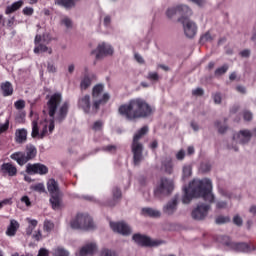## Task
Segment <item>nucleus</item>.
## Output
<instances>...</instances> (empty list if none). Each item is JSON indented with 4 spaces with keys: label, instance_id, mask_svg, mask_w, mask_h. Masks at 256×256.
Listing matches in <instances>:
<instances>
[{
    "label": "nucleus",
    "instance_id": "20e7f679",
    "mask_svg": "<svg viewBox=\"0 0 256 256\" xmlns=\"http://www.w3.org/2000/svg\"><path fill=\"white\" fill-rule=\"evenodd\" d=\"M148 131H149V127L144 126L137 131L136 135H134L132 146H131L134 165H139L141 161H143V144L139 142V140L144 135H147Z\"/></svg>",
    "mask_w": 256,
    "mask_h": 256
},
{
    "label": "nucleus",
    "instance_id": "a878e982",
    "mask_svg": "<svg viewBox=\"0 0 256 256\" xmlns=\"http://www.w3.org/2000/svg\"><path fill=\"white\" fill-rule=\"evenodd\" d=\"M0 89L4 97H9L13 95V85L11 84V82L2 83Z\"/></svg>",
    "mask_w": 256,
    "mask_h": 256
},
{
    "label": "nucleus",
    "instance_id": "6e6552de",
    "mask_svg": "<svg viewBox=\"0 0 256 256\" xmlns=\"http://www.w3.org/2000/svg\"><path fill=\"white\" fill-rule=\"evenodd\" d=\"M255 135V129L253 130H240L239 132L234 133L232 138V145L229 144L228 148L233 149L234 151H239V147L237 146V143L240 145H247L249 141H251V137Z\"/></svg>",
    "mask_w": 256,
    "mask_h": 256
},
{
    "label": "nucleus",
    "instance_id": "0eeeda50",
    "mask_svg": "<svg viewBox=\"0 0 256 256\" xmlns=\"http://www.w3.org/2000/svg\"><path fill=\"white\" fill-rule=\"evenodd\" d=\"M175 190V180L167 177H162L157 182L154 188L155 197L161 198L167 195H171Z\"/></svg>",
    "mask_w": 256,
    "mask_h": 256
},
{
    "label": "nucleus",
    "instance_id": "6ab92c4d",
    "mask_svg": "<svg viewBox=\"0 0 256 256\" xmlns=\"http://www.w3.org/2000/svg\"><path fill=\"white\" fill-rule=\"evenodd\" d=\"M97 80V76L92 72H87L83 75L80 80V89L81 91H87L93 83Z\"/></svg>",
    "mask_w": 256,
    "mask_h": 256
},
{
    "label": "nucleus",
    "instance_id": "c9c22d12",
    "mask_svg": "<svg viewBox=\"0 0 256 256\" xmlns=\"http://www.w3.org/2000/svg\"><path fill=\"white\" fill-rule=\"evenodd\" d=\"M228 70H229V66L227 64H225L222 67L216 69L215 75L217 77H220V75H225V73H227Z\"/></svg>",
    "mask_w": 256,
    "mask_h": 256
},
{
    "label": "nucleus",
    "instance_id": "3c124183",
    "mask_svg": "<svg viewBox=\"0 0 256 256\" xmlns=\"http://www.w3.org/2000/svg\"><path fill=\"white\" fill-rule=\"evenodd\" d=\"M148 79L150 81H159V74H157V72H149Z\"/></svg>",
    "mask_w": 256,
    "mask_h": 256
},
{
    "label": "nucleus",
    "instance_id": "37998d69",
    "mask_svg": "<svg viewBox=\"0 0 256 256\" xmlns=\"http://www.w3.org/2000/svg\"><path fill=\"white\" fill-rule=\"evenodd\" d=\"M14 107L15 109H17L18 111H21V109H25V100H17L14 103Z\"/></svg>",
    "mask_w": 256,
    "mask_h": 256
},
{
    "label": "nucleus",
    "instance_id": "c85d7f7f",
    "mask_svg": "<svg viewBox=\"0 0 256 256\" xmlns=\"http://www.w3.org/2000/svg\"><path fill=\"white\" fill-rule=\"evenodd\" d=\"M23 7V1L19 0L17 2H14L12 5L7 6L5 13L6 15H11V13H15V11H19Z\"/></svg>",
    "mask_w": 256,
    "mask_h": 256
},
{
    "label": "nucleus",
    "instance_id": "6e6d98bb",
    "mask_svg": "<svg viewBox=\"0 0 256 256\" xmlns=\"http://www.w3.org/2000/svg\"><path fill=\"white\" fill-rule=\"evenodd\" d=\"M211 34L209 32H207L206 34H204L201 38H200V43H205L207 41H211Z\"/></svg>",
    "mask_w": 256,
    "mask_h": 256
},
{
    "label": "nucleus",
    "instance_id": "052dcab7",
    "mask_svg": "<svg viewBox=\"0 0 256 256\" xmlns=\"http://www.w3.org/2000/svg\"><path fill=\"white\" fill-rule=\"evenodd\" d=\"M21 201L25 203L26 207H31V199H29V196H23Z\"/></svg>",
    "mask_w": 256,
    "mask_h": 256
},
{
    "label": "nucleus",
    "instance_id": "49530a36",
    "mask_svg": "<svg viewBox=\"0 0 256 256\" xmlns=\"http://www.w3.org/2000/svg\"><path fill=\"white\" fill-rule=\"evenodd\" d=\"M212 97H213V101H214V103L216 104V105H221V101H222V97H221V93H214L213 95H212Z\"/></svg>",
    "mask_w": 256,
    "mask_h": 256
},
{
    "label": "nucleus",
    "instance_id": "603ef678",
    "mask_svg": "<svg viewBox=\"0 0 256 256\" xmlns=\"http://www.w3.org/2000/svg\"><path fill=\"white\" fill-rule=\"evenodd\" d=\"M243 117H244V121H251V119H253V113H251V111L246 110L243 113Z\"/></svg>",
    "mask_w": 256,
    "mask_h": 256
},
{
    "label": "nucleus",
    "instance_id": "ddd939ff",
    "mask_svg": "<svg viewBox=\"0 0 256 256\" xmlns=\"http://www.w3.org/2000/svg\"><path fill=\"white\" fill-rule=\"evenodd\" d=\"M26 173L28 175H47L49 168L41 163L27 164Z\"/></svg>",
    "mask_w": 256,
    "mask_h": 256
},
{
    "label": "nucleus",
    "instance_id": "1a4fd4ad",
    "mask_svg": "<svg viewBox=\"0 0 256 256\" xmlns=\"http://www.w3.org/2000/svg\"><path fill=\"white\" fill-rule=\"evenodd\" d=\"M103 89H104V86L102 84H97L96 86L93 87L92 97L94 101L92 104V111L94 113L99 110V107L101 106V104L107 103V101H109L110 99L109 93L103 94Z\"/></svg>",
    "mask_w": 256,
    "mask_h": 256
},
{
    "label": "nucleus",
    "instance_id": "58836bf2",
    "mask_svg": "<svg viewBox=\"0 0 256 256\" xmlns=\"http://www.w3.org/2000/svg\"><path fill=\"white\" fill-rule=\"evenodd\" d=\"M33 191H37L38 193H45V185L43 183L35 184L31 187Z\"/></svg>",
    "mask_w": 256,
    "mask_h": 256
},
{
    "label": "nucleus",
    "instance_id": "2f4dec72",
    "mask_svg": "<svg viewBox=\"0 0 256 256\" xmlns=\"http://www.w3.org/2000/svg\"><path fill=\"white\" fill-rule=\"evenodd\" d=\"M43 231L48 234L55 231V223L51 220H45L43 224Z\"/></svg>",
    "mask_w": 256,
    "mask_h": 256
},
{
    "label": "nucleus",
    "instance_id": "aec40b11",
    "mask_svg": "<svg viewBox=\"0 0 256 256\" xmlns=\"http://www.w3.org/2000/svg\"><path fill=\"white\" fill-rule=\"evenodd\" d=\"M78 107L84 113H91V109H93V106H91V96L89 94L80 96L78 99Z\"/></svg>",
    "mask_w": 256,
    "mask_h": 256
},
{
    "label": "nucleus",
    "instance_id": "393cba45",
    "mask_svg": "<svg viewBox=\"0 0 256 256\" xmlns=\"http://www.w3.org/2000/svg\"><path fill=\"white\" fill-rule=\"evenodd\" d=\"M50 203H51V207H52V209H54V211L61 209V193L51 195Z\"/></svg>",
    "mask_w": 256,
    "mask_h": 256
},
{
    "label": "nucleus",
    "instance_id": "dca6fc26",
    "mask_svg": "<svg viewBox=\"0 0 256 256\" xmlns=\"http://www.w3.org/2000/svg\"><path fill=\"white\" fill-rule=\"evenodd\" d=\"M179 205V195H175L171 200H169L164 206H163V213L164 215H175L177 213V207Z\"/></svg>",
    "mask_w": 256,
    "mask_h": 256
},
{
    "label": "nucleus",
    "instance_id": "4d7b16f0",
    "mask_svg": "<svg viewBox=\"0 0 256 256\" xmlns=\"http://www.w3.org/2000/svg\"><path fill=\"white\" fill-rule=\"evenodd\" d=\"M176 159L178 161H183L185 159V150H180L176 153Z\"/></svg>",
    "mask_w": 256,
    "mask_h": 256
},
{
    "label": "nucleus",
    "instance_id": "473e14b6",
    "mask_svg": "<svg viewBox=\"0 0 256 256\" xmlns=\"http://www.w3.org/2000/svg\"><path fill=\"white\" fill-rule=\"evenodd\" d=\"M179 15L178 6H171L166 10V16L168 19H173L174 17H177Z\"/></svg>",
    "mask_w": 256,
    "mask_h": 256
},
{
    "label": "nucleus",
    "instance_id": "de8ad7c7",
    "mask_svg": "<svg viewBox=\"0 0 256 256\" xmlns=\"http://www.w3.org/2000/svg\"><path fill=\"white\" fill-rule=\"evenodd\" d=\"M233 223H234V225L241 227V225H243V218H241V216H239V215H235L233 217Z\"/></svg>",
    "mask_w": 256,
    "mask_h": 256
},
{
    "label": "nucleus",
    "instance_id": "c756f323",
    "mask_svg": "<svg viewBox=\"0 0 256 256\" xmlns=\"http://www.w3.org/2000/svg\"><path fill=\"white\" fill-rule=\"evenodd\" d=\"M142 215L147 217H161V212L153 208H142Z\"/></svg>",
    "mask_w": 256,
    "mask_h": 256
},
{
    "label": "nucleus",
    "instance_id": "5701e85b",
    "mask_svg": "<svg viewBox=\"0 0 256 256\" xmlns=\"http://www.w3.org/2000/svg\"><path fill=\"white\" fill-rule=\"evenodd\" d=\"M19 227H21V225L17 220H10V224L8 225L6 230V235L8 237H15V235H17V231H19Z\"/></svg>",
    "mask_w": 256,
    "mask_h": 256
},
{
    "label": "nucleus",
    "instance_id": "f704fd0d",
    "mask_svg": "<svg viewBox=\"0 0 256 256\" xmlns=\"http://www.w3.org/2000/svg\"><path fill=\"white\" fill-rule=\"evenodd\" d=\"M99 256H119L115 250L104 248L100 251Z\"/></svg>",
    "mask_w": 256,
    "mask_h": 256
},
{
    "label": "nucleus",
    "instance_id": "4be33fe9",
    "mask_svg": "<svg viewBox=\"0 0 256 256\" xmlns=\"http://www.w3.org/2000/svg\"><path fill=\"white\" fill-rule=\"evenodd\" d=\"M1 171L4 175H9V177H15V175H17V166L11 163H4L1 166Z\"/></svg>",
    "mask_w": 256,
    "mask_h": 256
},
{
    "label": "nucleus",
    "instance_id": "412c9836",
    "mask_svg": "<svg viewBox=\"0 0 256 256\" xmlns=\"http://www.w3.org/2000/svg\"><path fill=\"white\" fill-rule=\"evenodd\" d=\"M178 15L180 16L178 18V21L181 23L185 21V19H189L188 17H191L193 15V10L190 9V7L186 4H178Z\"/></svg>",
    "mask_w": 256,
    "mask_h": 256
},
{
    "label": "nucleus",
    "instance_id": "b1692460",
    "mask_svg": "<svg viewBox=\"0 0 256 256\" xmlns=\"http://www.w3.org/2000/svg\"><path fill=\"white\" fill-rule=\"evenodd\" d=\"M47 190L50 195H59L61 193V190L59 189V183L53 178L48 180Z\"/></svg>",
    "mask_w": 256,
    "mask_h": 256
},
{
    "label": "nucleus",
    "instance_id": "f3484780",
    "mask_svg": "<svg viewBox=\"0 0 256 256\" xmlns=\"http://www.w3.org/2000/svg\"><path fill=\"white\" fill-rule=\"evenodd\" d=\"M184 34L188 39H193L197 35V24L190 19H185L182 22Z\"/></svg>",
    "mask_w": 256,
    "mask_h": 256
},
{
    "label": "nucleus",
    "instance_id": "bf43d9fd",
    "mask_svg": "<svg viewBox=\"0 0 256 256\" xmlns=\"http://www.w3.org/2000/svg\"><path fill=\"white\" fill-rule=\"evenodd\" d=\"M65 27L66 30L73 29V21L69 18H65Z\"/></svg>",
    "mask_w": 256,
    "mask_h": 256
},
{
    "label": "nucleus",
    "instance_id": "13d9d810",
    "mask_svg": "<svg viewBox=\"0 0 256 256\" xmlns=\"http://www.w3.org/2000/svg\"><path fill=\"white\" fill-rule=\"evenodd\" d=\"M240 56L244 57L245 59L251 57V50L245 49L240 52Z\"/></svg>",
    "mask_w": 256,
    "mask_h": 256
},
{
    "label": "nucleus",
    "instance_id": "f8f14e48",
    "mask_svg": "<svg viewBox=\"0 0 256 256\" xmlns=\"http://www.w3.org/2000/svg\"><path fill=\"white\" fill-rule=\"evenodd\" d=\"M132 239L137 245H141L142 247H159V245H163V241L161 240H153L140 234H135Z\"/></svg>",
    "mask_w": 256,
    "mask_h": 256
},
{
    "label": "nucleus",
    "instance_id": "39448f33",
    "mask_svg": "<svg viewBox=\"0 0 256 256\" xmlns=\"http://www.w3.org/2000/svg\"><path fill=\"white\" fill-rule=\"evenodd\" d=\"M35 157H37V148L33 144H27L25 152L18 151L10 155V159L16 161L20 167H23V165H26V163L35 159Z\"/></svg>",
    "mask_w": 256,
    "mask_h": 256
},
{
    "label": "nucleus",
    "instance_id": "774afa93",
    "mask_svg": "<svg viewBox=\"0 0 256 256\" xmlns=\"http://www.w3.org/2000/svg\"><path fill=\"white\" fill-rule=\"evenodd\" d=\"M75 72V64H68V75H73Z\"/></svg>",
    "mask_w": 256,
    "mask_h": 256
},
{
    "label": "nucleus",
    "instance_id": "680f3d73",
    "mask_svg": "<svg viewBox=\"0 0 256 256\" xmlns=\"http://www.w3.org/2000/svg\"><path fill=\"white\" fill-rule=\"evenodd\" d=\"M192 95H195L196 97H201V95H203V89L196 88L192 90Z\"/></svg>",
    "mask_w": 256,
    "mask_h": 256
},
{
    "label": "nucleus",
    "instance_id": "338daca9",
    "mask_svg": "<svg viewBox=\"0 0 256 256\" xmlns=\"http://www.w3.org/2000/svg\"><path fill=\"white\" fill-rule=\"evenodd\" d=\"M117 147L114 145H109L104 147V151H108L109 153H115Z\"/></svg>",
    "mask_w": 256,
    "mask_h": 256
},
{
    "label": "nucleus",
    "instance_id": "69168bd1",
    "mask_svg": "<svg viewBox=\"0 0 256 256\" xmlns=\"http://www.w3.org/2000/svg\"><path fill=\"white\" fill-rule=\"evenodd\" d=\"M37 256H49V250H47L46 248H41L38 251V255Z\"/></svg>",
    "mask_w": 256,
    "mask_h": 256
},
{
    "label": "nucleus",
    "instance_id": "79ce46f5",
    "mask_svg": "<svg viewBox=\"0 0 256 256\" xmlns=\"http://www.w3.org/2000/svg\"><path fill=\"white\" fill-rule=\"evenodd\" d=\"M200 171H202V173H209V171H211V164L210 163H202L200 166Z\"/></svg>",
    "mask_w": 256,
    "mask_h": 256
},
{
    "label": "nucleus",
    "instance_id": "a211bd4d",
    "mask_svg": "<svg viewBox=\"0 0 256 256\" xmlns=\"http://www.w3.org/2000/svg\"><path fill=\"white\" fill-rule=\"evenodd\" d=\"M110 227L114 233H119L120 235H131V227L125 223L122 222H110Z\"/></svg>",
    "mask_w": 256,
    "mask_h": 256
},
{
    "label": "nucleus",
    "instance_id": "09e8293b",
    "mask_svg": "<svg viewBox=\"0 0 256 256\" xmlns=\"http://www.w3.org/2000/svg\"><path fill=\"white\" fill-rule=\"evenodd\" d=\"M227 205H228L227 201L218 200L216 202V208L217 209H227Z\"/></svg>",
    "mask_w": 256,
    "mask_h": 256
},
{
    "label": "nucleus",
    "instance_id": "864d4df0",
    "mask_svg": "<svg viewBox=\"0 0 256 256\" xmlns=\"http://www.w3.org/2000/svg\"><path fill=\"white\" fill-rule=\"evenodd\" d=\"M9 129V120H6L4 124H0V135L5 133Z\"/></svg>",
    "mask_w": 256,
    "mask_h": 256
},
{
    "label": "nucleus",
    "instance_id": "9d476101",
    "mask_svg": "<svg viewBox=\"0 0 256 256\" xmlns=\"http://www.w3.org/2000/svg\"><path fill=\"white\" fill-rule=\"evenodd\" d=\"M115 53L113 46L106 42H100L96 49L90 52L92 57H95L96 61H101V59H105V57H111Z\"/></svg>",
    "mask_w": 256,
    "mask_h": 256
},
{
    "label": "nucleus",
    "instance_id": "9b49d317",
    "mask_svg": "<svg viewBox=\"0 0 256 256\" xmlns=\"http://www.w3.org/2000/svg\"><path fill=\"white\" fill-rule=\"evenodd\" d=\"M218 242L222 243V245H225L228 247V249H231L232 251H237L238 253H249V245L247 243H235L231 241V238L228 236H220L218 237Z\"/></svg>",
    "mask_w": 256,
    "mask_h": 256
},
{
    "label": "nucleus",
    "instance_id": "c03bdc74",
    "mask_svg": "<svg viewBox=\"0 0 256 256\" xmlns=\"http://www.w3.org/2000/svg\"><path fill=\"white\" fill-rule=\"evenodd\" d=\"M103 25L106 29H111V16L109 15L104 16Z\"/></svg>",
    "mask_w": 256,
    "mask_h": 256
},
{
    "label": "nucleus",
    "instance_id": "4468645a",
    "mask_svg": "<svg viewBox=\"0 0 256 256\" xmlns=\"http://www.w3.org/2000/svg\"><path fill=\"white\" fill-rule=\"evenodd\" d=\"M97 242L90 241L86 242L78 251V256H93L95 253H97Z\"/></svg>",
    "mask_w": 256,
    "mask_h": 256
},
{
    "label": "nucleus",
    "instance_id": "7c9ffc66",
    "mask_svg": "<svg viewBox=\"0 0 256 256\" xmlns=\"http://www.w3.org/2000/svg\"><path fill=\"white\" fill-rule=\"evenodd\" d=\"M162 169L167 175H173V161L171 159L164 160L162 162Z\"/></svg>",
    "mask_w": 256,
    "mask_h": 256
},
{
    "label": "nucleus",
    "instance_id": "e2e57ef3",
    "mask_svg": "<svg viewBox=\"0 0 256 256\" xmlns=\"http://www.w3.org/2000/svg\"><path fill=\"white\" fill-rule=\"evenodd\" d=\"M33 12H34V10H33V8H31V7H25V8L23 9V14H24V15L31 16V15H33Z\"/></svg>",
    "mask_w": 256,
    "mask_h": 256
},
{
    "label": "nucleus",
    "instance_id": "bb28decb",
    "mask_svg": "<svg viewBox=\"0 0 256 256\" xmlns=\"http://www.w3.org/2000/svg\"><path fill=\"white\" fill-rule=\"evenodd\" d=\"M193 175V165L184 164L182 167V181H187Z\"/></svg>",
    "mask_w": 256,
    "mask_h": 256
},
{
    "label": "nucleus",
    "instance_id": "e433bc0d",
    "mask_svg": "<svg viewBox=\"0 0 256 256\" xmlns=\"http://www.w3.org/2000/svg\"><path fill=\"white\" fill-rule=\"evenodd\" d=\"M215 221L217 225H223L225 223H229V221H231V218H229L228 216H218L216 217Z\"/></svg>",
    "mask_w": 256,
    "mask_h": 256
},
{
    "label": "nucleus",
    "instance_id": "4c0bfd02",
    "mask_svg": "<svg viewBox=\"0 0 256 256\" xmlns=\"http://www.w3.org/2000/svg\"><path fill=\"white\" fill-rule=\"evenodd\" d=\"M215 126L217 127L219 133H225V131H227V124H225V122L222 123L217 121Z\"/></svg>",
    "mask_w": 256,
    "mask_h": 256
},
{
    "label": "nucleus",
    "instance_id": "a18cd8bd",
    "mask_svg": "<svg viewBox=\"0 0 256 256\" xmlns=\"http://www.w3.org/2000/svg\"><path fill=\"white\" fill-rule=\"evenodd\" d=\"M112 195L114 199H121V196H122L121 189L114 187L112 190Z\"/></svg>",
    "mask_w": 256,
    "mask_h": 256
},
{
    "label": "nucleus",
    "instance_id": "cd10ccee",
    "mask_svg": "<svg viewBox=\"0 0 256 256\" xmlns=\"http://www.w3.org/2000/svg\"><path fill=\"white\" fill-rule=\"evenodd\" d=\"M15 141L16 143H25L27 141V131L24 128L16 130Z\"/></svg>",
    "mask_w": 256,
    "mask_h": 256
},
{
    "label": "nucleus",
    "instance_id": "8fccbe9b",
    "mask_svg": "<svg viewBox=\"0 0 256 256\" xmlns=\"http://www.w3.org/2000/svg\"><path fill=\"white\" fill-rule=\"evenodd\" d=\"M26 221L28 223V227H32V229H35L39 223L37 220L31 218H26Z\"/></svg>",
    "mask_w": 256,
    "mask_h": 256
},
{
    "label": "nucleus",
    "instance_id": "423d86ee",
    "mask_svg": "<svg viewBox=\"0 0 256 256\" xmlns=\"http://www.w3.org/2000/svg\"><path fill=\"white\" fill-rule=\"evenodd\" d=\"M70 227L82 231H93L95 229V222H93V218L89 214L79 213L71 220Z\"/></svg>",
    "mask_w": 256,
    "mask_h": 256
},
{
    "label": "nucleus",
    "instance_id": "7ed1b4c3",
    "mask_svg": "<svg viewBox=\"0 0 256 256\" xmlns=\"http://www.w3.org/2000/svg\"><path fill=\"white\" fill-rule=\"evenodd\" d=\"M119 113L126 119H139L141 117H149L153 113V108L141 98H135L119 107Z\"/></svg>",
    "mask_w": 256,
    "mask_h": 256
},
{
    "label": "nucleus",
    "instance_id": "2eb2a0df",
    "mask_svg": "<svg viewBox=\"0 0 256 256\" xmlns=\"http://www.w3.org/2000/svg\"><path fill=\"white\" fill-rule=\"evenodd\" d=\"M209 209H211L210 205L200 204L192 211V217L196 221H203L209 215Z\"/></svg>",
    "mask_w": 256,
    "mask_h": 256
},
{
    "label": "nucleus",
    "instance_id": "f03ea898",
    "mask_svg": "<svg viewBox=\"0 0 256 256\" xmlns=\"http://www.w3.org/2000/svg\"><path fill=\"white\" fill-rule=\"evenodd\" d=\"M212 189L213 183L210 179H194L189 183L188 187L183 188L184 195L182 197V202L187 205L191 203L193 199L202 197L204 201L213 203L215 201V195H213Z\"/></svg>",
    "mask_w": 256,
    "mask_h": 256
},
{
    "label": "nucleus",
    "instance_id": "a19ab883",
    "mask_svg": "<svg viewBox=\"0 0 256 256\" xmlns=\"http://www.w3.org/2000/svg\"><path fill=\"white\" fill-rule=\"evenodd\" d=\"M79 0H65V9H73Z\"/></svg>",
    "mask_w": 256,
    "mask_h": 256
},
{
    "label": "nucleus",
    "instance_id": "0e129e2a",
    "mask_svg": "<svg viewBox=\"0 0 256 256\" xmlns=\"http://www.w3.org/2000/svg\"><path fill=\"white\" fill-rule=\"evenodd\" d=\"M33 238L35 241H41L43 239V234H41V230H38L34 235Z\"/></svg>",
    "mask_w": 256,
    "mask_h": 256
},
{
    "label": "nucleus",
    "instance_id": "f257e3e1",
    "mask_svg": "<svg viewBox=\"0 0 256 256\" xmlns=\"http://www.w3.org/2000/svg\"><path fill=\"white\" fill-rule=\"evenodd\" d=\"M62 99L63 97L59 92L54 93L49 97V100L47 102V111L51 119L50 121L45 120L44 122L40 123V125L35 120L32 122L31 135L33 139L37 137L38 139H43V137H47L49 133H53V130L55 129V113H57V109H59ZM48 128L49 132L47 131Z\"/></svg>",
    "mask_w": 256,
    "mask_h": 256
},
{
    "label": "nucleus",
    "instance_id": "5fc2aeb1",
    "mask_svg": "<svg viewBox=\"0 0 256 256\" xmlns=\"http://www.w3.org/2000/svg\"><path fill=\"white\" fill-rule=\"evenodd\" d=\"M54 256H65V249L58 247L54 250Z\"/></svg>",
    "mask_w": 256,
    "mask_h": 256
},
{
    "label": "nucleus",
    "instance_id": "ea45409f",
    "mask_svg": "<svg viewBox=\"0 0 256 256\" xmlns=\"http://www.w3.org/2000/svg\"><path fill=\"white\" fill-rule=\"evenodd\" d=\"M103 125H104L103 121L101 120L95 121L92 125V129L93 131H102Z\"/></svg>",
    "mask_w": 256,
    "mask_h": 256
},
{
    "label": "nucleus",
    "instance_id": "72a5a7b5",
    "mask_svg": "<svg viewBox=\"0 0 256 256\" xmlns=\"http://www.w3.org/2000/svg\"><path fill=\"white\" fill-rule=\"evenodd\" d=\"M52 53L51 48H48L47 46L43 45V44H39L38 46H36L34 48V53Z\"/></svg>",
    "mask_w": 256,
    "mask_h": 256
}]
</instances>
